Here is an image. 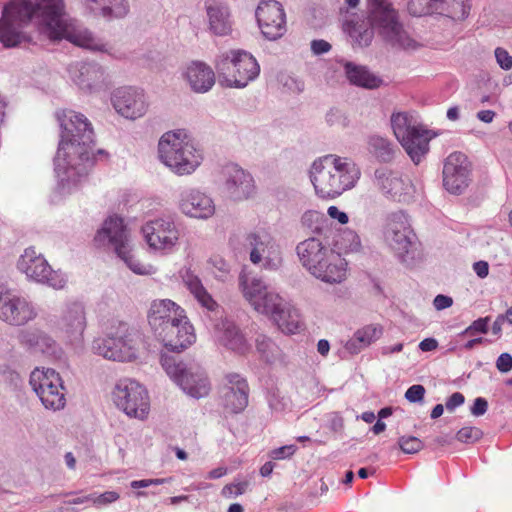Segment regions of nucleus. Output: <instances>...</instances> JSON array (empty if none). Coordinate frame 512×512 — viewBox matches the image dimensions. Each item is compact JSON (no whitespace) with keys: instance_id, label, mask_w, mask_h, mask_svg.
Here are the masks:
<instances>
[{"instance_id":"f257e3e1","label":"nucleus","mask_w":512,"mask_h":512,"mask_svg":"<svg viewBox=\"0 0 512 512\" xmlns=\"http://www.w3.org/2000/svg\"><path fill=\"white\" fill-rule=\"evenodd\" d=\"M35 19L39 32L50 40L66 39L92 51L109 52L108 45L65 12L64 0H11L3 8L0 39L7 45L27 41L24 27Z\"/></svg>"},{"instance_id":"f03ea898","label":"nucleus","mask_w":512,"mask_h":512,"mask_svg":"<svg viewBox=\"0 0 512 512\" xmlns=\"http://www.w3.org/2000/svg\"><path fill=\"white\" fill-rule=\"evenodd\" d=\"M61 128L54 170L63 189H74L85 182L95 162L92 124L82 113L62 110L56 114Z\"/></svg>"},{"instance_id":"7ed1b4c3","label":"nucleus","mask_w":512,"mask_h":512,"mask_svg":"<svg viewBox=\"0 0 512 512\" xmlns=\"http://www.w3.org/2000/svg\"><path fill=\"white\" fill-rule=\"evenodd\" d=\"M355 238L352 232L339 233L334 244L338 251H335L319 239L311 237L300 242L296 250L300 262L313 276L327 283H341L347 275V262L341 254L351 250L343 246L342 241Z\"/></svg>"},{"instance_id":"20e7f679","label":"nucleus","mask_w":512,"mask_h":512,"mask_svg":"<svg viewBox=\"0 0 512 512\" xmlns=\"http://www.w3.org/2000/svg\"><path fill=\"white\" fill-rule=\"evenodd\" d=\"M361 171L349 157L326 154L316 158L310 167L315 192H345L355 187Z\"/></svg>"},{"instance_id":"39448f33","label":"nucleus","mask_w":512,"mask_h":512,"mask_svg":"<svg viewBox=\"0 0 512 512\" xmlns=\"http://www.w3.org/2000/svg\"><path fill=\"white\" fill-rule=\"evenodd\" d=\"M159 160L177 175H189L201 164L203 157L193 138L184 129L165 132L158 141Z\"/></svg>"},{"instance_id":"423d86ee","label":"nucleus","mask_w":512,"mask_h":512,"mask_svg":"<svg viewBox=\"0 0 512 512\" xmlns=\"http://www.w3.org/2000/svg\"><path fill=\"white\" fill-rule=\"evenodd\" d=\"M393 133L412 162L418 165L429 152V142L434 137L411 112H396L391 115Z\"/></svg>"},{"instance_id":"0eeeda50","label":"nucleus","mask_w":512,"mask_h":512,"mask_svg":"<svg viewBox=\"0 0 512 512\" xmlns=\"http://www.w3.org/2000/svg\"><path fill=\"white\" fill-rule=\"evenodd\" d=\"M142 346L141 334L121 321L110 327L106 337L98 338L93 342V350L96 354L120 362L135 360Z\"/></svg>"},{"instance_id":"6e6552de","label":"nucleus","mask_w":512,"mask_h":512,"mask_svg":"<svg viewBox=\"0 0 512 512\" xmlns=\"http://www.w3.org/2000/svg\"><path fill=\"white\" fill-rule=\"evenodd\" d=\"M94 242L97 246L111 245L117 256L134 273L139 275L152 273L153 266L141 262L133 253L129 243V233L122 218L116 215L108 217L102 228L97 231Z\"/></svg>"},{"instance_id":"1a4fd4ad","label":"nucleus","mask_w":512,"mask_h":512,"mask_svg":"<svg viewBox=\"0 0 512 512\" xmlns=\"http://www.w3.org/2000/svg\"><path fill=\"white\" fill-rule=\"evenodd\" d=\"M219 83L228 88H244L260 72L257 60L247 51L234 49L223 52L216 61Z\"/></svg>"},{"instance_id":"9d476101","label":"nucleus","mask_w":512,"mask_h":512,"mask_svg":"<svg viewBox=\"0 0 512 512\" xmlns=\"http://www.w3.org/2000/svg\"><path fill=\"white\" fill-rule=\"evenodd\" d=\"M374 4L371 22L378 34L389 44L402 49H414L416 42L398 20V14L391 4L383 0H370Z\"/></svg>"},{"instance_id":"9b49d317","label":"nucleus","mask_w":512,"mask_h":512,"mask_svg":"<svg viewBox=\"0 0 512 512\" xmlns=\"http://www.w3.org/2000/svg\"><path fill=\"white\" fill-rule=\"evenodd\" d=\"M161 363L167 374L194 398H202L209 394L210 383L203 369L197 365L187 366L176 362L172 357H162Z\"/></svg>"},{"instance_id":"f8f14e48","label":"nucleus","mask_w":512,"mask_h":512,"mask_svg":"<svg viewBox=\"0 0 512 512\" xmlns=\"http://www.w3.org/2000/svg\"><path fill=\"white\" fill-rule=\"evenodd\" d=\"M30 385L47 409L64 408L66 399L59 373L51 368H35L30 375Z\"/></svg>"},{"instance_id":"ddd939ff","label":"nucleus","mask_w":512,"mask_h":512,"mask_svg":"<svg viewBox=\"0 0 512 512\" xmlns=\"http://www.w3.org/2000/svg\"><path fill=\"white\" fill-rule=\"evenodd\" d=\"M239 286L244 298L258 313L272 318L286 303V301L260 280L249 279L245 274L239 277Z\"/></svg>"},{"instance_id":"4468645a","label":"nucleus","mask_w":512,"mask_h":512,"mask_svg":"<svg viewBox=\"0 0 512 512\" xmlns=\"http://www.w3.org/2000/svg\"><path fill=\"white\" fill-rule=\"evenodd\" d=\"M114 401L129 417L145 419L150 411L147 390L133 380L121 381L114 391Z\"/></svg>"},{"instance_id":"2eb2a0df","label":"nucleus","mask_w":512,"mask_h":512,"mask_svg":"<svg viewBox=\"0 0 512 512\" xmlns=\"http://www.w3.org/2000/svg\"><path fill=\"white\" fill-rule=\"evenodd\" d=\"M68 74L73 84L84 94H98L109 86L104 68L97 63L74 62L69 65Z\"/></svg>"},{"instance_id":"dca6fc26","label":"nucleus","mask_w":512,"mask_h":512,"mask_svg":"<svg viewBox=\"0 0 512 512\" xmlns=\"http://www.w3.org/2000/svg\"><path fill=\"white\" fill-rule=\"evenodd\" d=\"M36 317L34 306L23 296L0 284V319L20 326Z\"/></svg>"},{"instance_id":"f3484780","label":"nucleus","mask_w":512,"mask_h":512,"mask_svg":"<svg viewBox=\"0 0 512 512\" xmlns=\"http://www.w3.org/2000/svg\"><path fill=\"white\" fill-rule=\"evenodd\" d=\"M255 16L262 35L271 41L281 38L286 33V14L277 0H260Z\"/></svg>"},{"instance_id":"a211bd4d","label":"nucleus","mask_w":512,"mask_h":512,"mask_svg":"<svg viewBox=\"0 0 512 512\" xmlns=\"http://www.w3.org/2000/svg\"><path fill=\"white\" fill-rule=\"evenodd\" d=\"M141 230L148 246L163 254L172 251L179 240V230L170 219L150 220L142 226Z\"/></svg>"},{"instance_id":"6ab92c4d","label":"nucleus","mask_w":512,"mask_h":512,"mask_svg":"<svg viewBox=\"0 0 512 512\" xmlns=\"http://www.w3.org/2000/svg\"><path fill=\"white\" fill-rule=\"evenodd\" d=\"M111 103L120 116L133 121L144 117L149 109L147 96L135 87L117 88L112 93Z\"/></svg>"},{"instance_id":"aec40b11","label":"nucleus","mask_w":512,"mask_h":512,"mask_svg":"<svg viewBox=\"0 0 512 512\" xmlns=\"http://www.w3.org/2000/svg\"><path fill=\"white\" fill-rule=\"evenodd\" d=\"M213 183L219 190L250 192L256 188L253 175L236 163H227L213 173Z\"/></svg>"},{"instance_id":"412c9836","label":"nucleus","mask_w":512,"mask_h":512,"mask_svg":"<svg viewBox=\"0 0 512 512\" xmlns=\"http://www.w3.org/2000/svg\"><path fill=\"white\" fill-rule=\"evenodd\" d=\"M413 237L406 215L401 211L393 213L386 226L385 239L402 260L413 246Z\"/></svg>"},{"instance_id":"4be33fe9","label":"nucleus","mask_w":512,"mask_h":512,"mask_svg":"<svg viewBox=\"0 0 512 512\" xmlns=\"http://www.w3.org/2000/svg\"><path fill=\"white\" fill-rule=\"evenodd\" d=\"M471 163L462 152L451 153L444 162L443 185L447 192H457L468 187Z\"/></svg>"},{"instance_id":"5701e85b","label":"nucleus","mask_w":512,"mask_h":512,"mask_svg":"<svg viewBox=\"0 0 512 512\" xmlns=\"http://www.w3.org/2000/svg\"><path fill=\"white\" fill-rule=\"evenodd\" d=\"M18 268L25 273L27 277L37 282L48 283L53 287H63L62 280L57 284L54 282L53 270L47 260L41 253H38L34 247H28L24 250L18 261Z\"/></svg>"},{"instance_id":"b1692460","label":"nucleus","mask_w":512,"mask_h":512,"mask_svg":"<svg viewBox=\"0 0 512 512\" xmlns=\"http://www.w3.org/2000/svg\"><path fill=\"white\" fill-rule=\"evenodd\" d=\"M171 351L180 352L196 340L194 327L189 322L185 311L181 320L174 321L155 335Z\"/></svg>"},{"instance_id":"393cba45","label":"nucleus","mask_w":512,"mask_h":512,"mask_svg":"<svg viewBox=\"0 0 512 512\" xmlns=\"http://www.w3.org/2000/svg\"><path fill=\"white\" fill-rule=\"evenodd\" d=\"M185 310L170 299L154 300L148 312V323L157 335L167 325L181 320Z\"/></svg>"},{"instance_id":"a878e982","label":"nucleus","mask_w":512,"mask_h":512,"mask_svg":"<svg viewBox=\"0 0 512 512\" xmlns=\"http://www.w3.org/2000/svg\"><path fill=\"white\" fill-rule=\"evenodd\" d=\"M226 378L227 385L222 389L224 407L231 413H239L248 405L247 381L238 374H229Z\"/></svg>"},{"instance_id":"bb28decb","label":"nucleus","mask_w":512,"mask_h":512,"mask_svg":"<svg viewBox=\"0 0 512 512\" xmlns=\"http://www.w3.org/2000/svg\"><path fill=\"white\" fill-rule=\"evenodd\" d=\"M250 247V261L253 264H259L263 260L269 263L275 260L279 254L278 247L275 245L272 237L266 233H250L246 238Z\"/></svg>"},{"instance_id":"cd10ccee","label":"nucleus","mask_w":512,"mask_h":512,"mask_svg":"<svg viewBox=\"0 0 512 512\" xmlns=\"http://www.w3.org/2000/svg\"><path fill=\"white\" fill-rule=\"evenodd\" d=\"M184 77L190 88L196 93L208 92L215 83V73L203 62L190 63L184 72Z\"/></svg>"},{"instance_id":"c85d7f7f","label":"nucleus","mask_w":512,"mask_h":512,"mask_svg":"<svg viewBox=\"0 0 512 512\" xmlns=\"http://www.w3.org/2000/svg\"><path fill=\"white\" fill-rule=\"evenodd\" d=\"M343 29L351 40L360 47L370 45L374 31L378 33L372 25L371 18L367 22L356 15H352L344 20Z\"/></svg>"},{"instance_id":"c756f323","label":"nucleus","mask_w":512,"mask_h":512,"mask_svg":"<svg viewBox=\"0 0 512 512\" xmlns=\"http://www.w3.org/2000/svg\"><path fill=\"white\" fill-rule=\"evenodd\" d=\"M180 208L184 214L194 218H208L215 212L214 202L207 194H186Z\"/></svg>"},{"instance_id":"7c9ffc66","label":"nucleus","mask_w":512,"mask_h":512,"mask_svg":"<svg viewBox=\"0 0 512 512\" xmlns=\"http://www.w3.org/2000/svg\"><path fill=\"white\" fill-rule=\"evenodd\" d=\"M271 319L285 334H296L304 329L298 309L288 302Z\"/></svg>"},{"instance_id":"2f4dec72","label":"nucleus","mask_w":512,"mask_h":512,"mask_svg":"<svg viewBox=\"0 0 512 512\" xmlns=\"http://www.w3.org/2000/svg\"><path fill=\"white\" fill-rule=\"evenodd\" d=\"M375 180L377 185L382 190L390 191H406V190H420L422 186L419 182H412L408 177L403 179L397 173L389 171L385 168L375 171Z\"/></svg>"},{"instance_id":"473e14b6","label":"nucleus","mask_w":512,"mask_h":512,"mask_svg":"<svg viewBox=\"0 0 512 512\" xmlns=\"http://www.w3.org/2000/svg\"><path fill=\"white\" fill-rule=\"evenodd\" d=\"M63 327L67 336L73 342L81 341L86 328L84 308L80 304H73L65 313Z\"/></svg>"},{"instance_id":"72a5a7b5","label":"nucleus","mask_w":512,"mask_h":512,"mask_svg":"<svg viewBox=\"0 0 512 512\" xmlns=\"http://www.w3.org/2000/svg\"><path fill=\"white\" fill-rule=\"evenodd\" d=\"M209 28L219 36L227 35L231 31L230 12L222 3H210L206 7Z\"/></svg>"},{"instance_id":"f704fd0d","label":"nucleus","mask_w":512,"mask_h":512,"mask_svg":"<svg viewBox=\"0 0 512 512\" xmlns=\"http://www.w3.org/2000/svg\"><path fill=\"white\" fill-rule=\"evenodd\" d=\"M182 279L186 288L202 307L210 311H214L217 308V302L203 286L200 278L197 275H195L190 270H186L182 275Z\"/></svg>"},{"instance_id":"c9c22d12","label":"nucleus","mask_w":512,"mask_h":512,"mask_svg":"<svg viewBox=\"0 0 512 512\" xmlns=\"http://www.w3.org/2000/svg\"><path fill=\"white\" fill-rule=\"evenodd\" d=\"M218 338L223 345L238 353H244L247 350L246 341L236 325L228 320H224L217 325Z\"/></svg>"},{"instance_id":"e433bc0d","label":"nucleus","mask_w":512,"mask_h":512,"mask_svg":"<svg viewBox=\"0 0 512 512\" xmlns=\"http://www.w3.org/2000/svg\"><path fill=\"white\" fill-rule=\"evenodd\" d=\"M345 73L352 84L368 89L378 88L382 80L372 74L365 67L354 65L350 62L345 64Z\"/></svg>"},{"instance_id":"4c0bfd02","label":"nucleus","mask_w":512,"mask_h":512,"mask_svg":"<svg viewBox=\"0 0 512 512\" xmlns=\"http://www.w3.org/2000/svg\"><path fill=\"white\" fill-rule=\"evenodd\" d=\"M382 335V327L379 325H368L355 332L354 337L348 341L347 349L353 353L369 346Z\"/></svg>"},{"instance_id":"58836bf2","label":"nucleus","mask_w":512,"mask_h":512,"mask_svg":"<svg viewBox=\"0 0 512 512\" xmlns=\"http://www.w3.org/2000/svg\"><path fill=\"white\" fill-rule=\"evenodd\" d=\"M430 8L433 12L446 14L453 19H463L468 14V6L464 0H459L450 5V0H429Z\"/></svg>"},{"instance_id":"ea45409f","label":"nucleus","mask_w":512,"mask_h":512,"mask_svg":"<svg viewBox=\"0 0 512 512\" xmlns=\"http://www.w3.org/2000/svg\"><path fill=\"white\" fill-rule=\"evenodd\" d=\"M368 151L382 162H389L394 157V150L391 142L379 135H372L367 141Z\"/></svg>"},{"instance_id":"a19ab883","label":"nucleus","mask_w":512,"mask_h":512,"mask_svg":"<svg viewBox=\"0 0 512 512\" xmlns=\"http://www.w3.org/2000/svg\"><path fill=\"white\" fill-rule=\"evenodd\" d=\"M98 8L101 9L103 16L122 18L128 13V4L126 0H101Z\"/></svg>"},{"instance_id":"79ce46f5","label":"nucleus","mask_w":512,"mask_h":512,"mask_svg":"<svg viewBox=\"0 0 512 512\" xmlns=\"http://www.w3.org/2000/svg\"><path fill=\"white\" fill-rule=\"evenodd\" d=\"M19 340L28 348L43 350V346L48 344L49 338L39 331L26 330L20 333Z\"/></svg>"},{"instance_id":"37998d69","label":"nucleus","mask_w":512,"mask_h":512,"mask_svg":"<svg viewBox=\"0 0 512 512\" xmlns=\"http://www.w3.org/2000/svg\"><path fill=\"white\" fill-rule=\"evenodd\" d=\"M325 122L328 126L337 129H345L350 125L348 115L338 108H331L327 111L325 115Z\"/></svg>"},{"instance_id":"c03bdc74","label":"nucleus","mask_w":512,"mask_h":512,"mask_svg":"<svg viewBox=\"0 0 512 512\" xmlns=\"http://www.w3.org/2000/svg\"><path fill=\"white\" fill-rule=\"evenodd\" d=\"M483 436L481 429L473 426H466L461 428L455 435V438L466 444H472L480 440Z\"/></svg>"},{"instance_id":"a18cd8bd","label":"nucleus","mask_w":512,"mask_h":512,"mask_svg":"<svg viewBox=\"0 0 512 512\" xmlns=\"http://www.w3.org/2000/svg\"><path fill=\"white\" fill-rule=\"evenodd\" d=\"M400 449L406 454H414L423 449V442L415 436H402L398 440Z\"/></svg>"},{"instance_id":"49530a36","label":"nucleus","mask_w":512,"mask_h":512,"mask_svg":"<svg viewBox=\"0 0 512 512\" xmlns=\"http://www.w3.org/2000/svg\"><path fill=\"white\" fill-rule=\"evenodd\" d=\"M248 486L249 483L247 481L226 484L221 490V495L227 499L237 497L244 494Z\"/></svg>"},{"instance_id":"de8ad7c7","label":"nucleus","mask_w":512,"mask_h":512,"mask_svg":"<svg viewBox=\"0 0 512 512\" xmlns=\"http://www.w3.org/2000/svg\"><path fill=\"white\" fill-rule=\"evenodd\" d=\"M490 321V317L478 318L473 321L462 333L461 335H470L474 336L477 333L486 334L488 332V323Z\"/></svg>"},{"instance_id":"09e8293b","label":"nucleus","mask_w":512,"mask_h":512,"mask_svg":"<svg viewBox=\"0 0 512 512\" xmlns=\"http://www.w3.org/2000/svg\"><path fill=\"white\" fill-rule=\"evenodd\" d=\"M408 10L414 16H422L432 13L429 0H410Z\"/></svg>"},{"instance_id":"8fccbe9b","label":"nucleus","mask_w":512,"mask_h":512,"mask_svg":"<svg viewBox=\"0 0 512 512\" xmlns=\"http://www.w3.org/2000/svg\"><path fill=\"white\" fill-rule=\"evenodd\" d=\"M119 498L120 495L116 491H106L100 495L92 494V504L96 507H102L116 502Z\"/></svg>"},{"instance_id":"3c124183","label":"nucleus","mask_w":512,"mask_h":512,"mask_svg":"<svg viewBox=\"0 0 512 512\" xmlns=\"http://www.w3.org/2000/svg\"><path fill=\"white\" fill-rule=\"evenodd\" d=\"M494 54L497 64L503 70H510L512 68V56L506 49L498 47L495 49Z\"/></svg>"},{"instance_id":"603ef678","label":"nucleus","mask_w":512,"mask_h":512,"mask_svg":"<svg viewBox=\"0 0 512 512\" xmlns=\"http://www.w3.org/2000/svg\"><path fill=\"white\" fill-rule=\"evenodd\" d=\"M425 388L420 384L412 385L405 393V398L412 403L419 402L423 399Z\"/></svg>"},{"instance_id":"864d4df0","label":"nucleus","mask_w":512,"mask_h":512,"mask_svg":"<svg viewBox=\"0 0 512 512\" xmlns=\"http://www.w3.org/2000/svg\"><path fill=\"white\" fill-rule=\"evenodd\" d=\"M296 451L294 445H286L271 451L270 456L274 460H282L292 456Z\"/></svg>"},{"instance_id":"5fc2aeb1","label":"nucleus","mask_w":512,"mask_h":512,"mask_svg":"<svg viewBox=\"0 0 512 512\" xmlns=\"http://www.w3.org/2000/svg\"><path fill=\"white\" fill-rule=\"evenodd\" d=\"M497 369L502 373H507L512 369V356L509 353H502L496 361Z\"/></svg>"},{"instance_id":"6e6d98bb","label":"nucleus","mask_w":512,"mask_h":512,"mask_svg":"<svg viewBox=\"0 0 512 512\" xmlns=\"http://www.w3.org/2000/svg\"><path fill=\"white\" fill-rule=\"evenodd\" d=\"M167 480L164 478L157 479H142V480H134L131 482V487L133 489L146 488L152 485H161L164 484Z\"/></svg>"},{"instance_id":"4d7b16f0","label":"nucleus","mask_w":512,"mask_h":512,"mask_svg":"<svg viewBox=\"0 0 512 512\" xmlns=\"http://www.w3.org/2000/svg\"><path fill=\"white\" fill-rule=\"evenodd\" d=\"M488 409V402L485 398L478 397L474 400V404L471 407V413L474 416H481L486 413Z\"/></svg>"},{"instance_id":"13d9d810","label":"nucleus","mask_w":512,"mask_h":512,"mask_svg":"<svg viewBox=\"0 0 512 512\" xmlns=\"http://www.w3.org/2000/svg\"><path fill=\"white\" fill-rule=\"evenodd\" d=\"M311 50L315 55H321L331 50V45L325 40H313L311 42Z\"/></svg>"},{"instance_id":"bf43d9fd","label":"nucleus","mask_w":512,"mask_h":512,"mask_svg":"<svg viewBox=\"0 0 512 512\" xmlns=\"http://www.w3.org/2000/svg\"><path fill=\"white\" fill-rule=\"evenodd\" d=\"M464 395L460 392L453 393L448 400L446 401V408L449 411L454 410L456 407L462 405L464 403Z\"/></svg>"},{"instance_id":"052dcab7","label":"nucleus","mask_w":512,"mask_h":512,"mask_svg":"<svg viewBox=\"0 0 512 512\" xmlns=\"http://www.w3.org/2000/svg\"><path fill=\"white\" fill-rule=\"evenodd\" d=\"M273 346H274V344L272 343V341L265 336H261V337L257 338V340H256L257 350L262 355H266L267 352L270 351Z\"/></svg>"},{"instance_id":"680f3d73","label":"nucleus","mask_w":512,"mask_h":512,"mask_svg":"<svg viewBox=\"0 0 512 512\" xmlns=\"http://www.w3.org/2000/svg\"><path fill=\"white\" fill-rule=\"evenodd\" d=\"M452 298L445 295H437L433 301V304L437 310H443L449 308L452 305Z\"/></svg>"},{"instance_id":"e2e57ef3","label":"nucleus","mask_w":512,"mask_h":512,"mask_svg":"<svg viewBox=\"0 0 512 512\" xmlns=\"http://www.w3.org/2000/svg\"><path fill=\"white\" fill-rule=\"evenodd\" d=\"M328 214L331 218L337 219L341 224H346L348 222L347 214L339 211V209L335 206L328 208Z\"/></svg>"},{"instance_id":"0e129e2a","label":"nucleus","mask_w":512,"mask_h":512,"mask_svg":"<svg viewBox=\"0 0 512 512\" xmlns=\"http://www.w3.org/2000/svg\"><path fill=\"white\" fill-rule=\"evenodd\" d=\"M473 270L480 278H485L489 273V265L486 261H478L473 264Z\"/></svg>"},{"instance_id":"69168bd1","label":"nucleus","mask_w":512,"mask_h":512,"mask_svg":"<svg viewBox=\"0 0 512 512\" xmlns=\"http://www.w3.org/2000/svg\"><path fill=\"white\" fill-rule=\"evenodd\" d=\"M438 347V342L434 338H425L419 343V348L423 352L433 351Z\"/></svg>"},{"instance_id":"338daca9","label":"nucleus","mask_w":512,"mask_h":512,"mask_svg":"<svg viewBox=\"0 0 512 512\" xmlns=\"http://www.w3.org/2000/svg\"><path fill=\"white\" fill-rule=\"evenodd\" d=\"M210 263L213 265V267H215L217 270H219V272H221L222 274H226L229 272L228 264L221 257L211 258Z\"/></svg>"},{"instance_id":"774afa93","label":"nucleus","mask_w":512,"mask_h":512,"mask_svg":"<svg viewBox=\"0 0 512 512\" xmlns=\"http://www.w3.org/2000/svg\"><path fill=\"white\" fill-rule=\"evenodd\" d=\"M451 443H452V437H450L449 435H441V436L435 437L433 439L431 445L434 449H437V448L448 446Z\"/></svg>"}]
</instances>
